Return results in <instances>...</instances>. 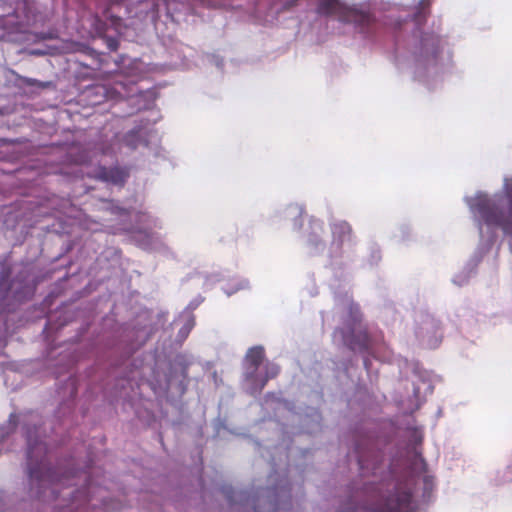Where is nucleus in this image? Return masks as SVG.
I'll return each instance as SVG.
<instances>
[{
    "mask_svg": "<svg viewBox=\"0 0 512 512\" xmlns=\"http://www.w3.org/2000/svg\"><path fill=\"white\" fill-rule=\"evenodd\" d=\"M148 333H151V330H148V332L145 331V336H147Z\"/></svg>",
    "mask_w": 512,
    "mask_h": 512,
    "instance_id": "473e14b6",
    "label": "nucleus"
},
{
    "mask_svg": "<svg viewBox=\"0 0 512 512\" xmlns=\"http://www.w3.org/2000/svg\"><path fill=\"white\" fill-rule=\"evenodd\" d=\"M345 307L349 313L351 323L347 326V330L341 328L334 331V342L342 344L353 351H368L371 346L369 336L366 332H356L355 328L352 327V325H355L360 320L358 305L347 298L345 300Z\"/></svg>",
    "mask_w": 512,
    "mask_h": 512,
    "instance_id": "0eeeda50",
    "label": "nucleus"
},
{
    "mask_svg": "<svg viewBox=\"0 0 512 512\" xmlns=\"http://www.w3.org/2000/svg\"><path fill=\"white\" fill-rule=\"evenodd\" d=\"M25 435L31 498L53 503V512H104L118 508L108 500L106 489L94 484L88 471H75L71 461L54 469L50 467L47 445L36 423L33 428L25 424Z\"/></svg>",
    "mask_w": 512,
    "mask_h": 512,
    "instance_id": "f03ea898",
    "label": "nucleus"
},
{
    "mask_svg": "<svg viewBox=\"0 0 512 512\" xmlns=\"http://www.w3.org/2000/svg\"><path fill=\"white\" fill-rule=\"evenodd\" d=\"M413 396L420 402L427 395L433 392V385L430 374L415 365L412 372Z\"/></svg>",
    "mask_w": 512,
    "mask_h": 512,
    "instance_id": "f8f14e48",
    "label": "nucleus"
},
{
    "mask_svg": "<svg viewBox=\"0 0 512 512\" xmlns=\"http://www.w3.org/2000/svg\"><path fill=\"white\" fill-rule=\"evenodd\" d=\"M423 484H424V493H423V497H426V495H428L431 490H432V487H433V481L430 477L428 476H425L423 478Z\"/></svg>",
    "mask_w": 512,
    "mask_h": 512,
    "instance_id": "5701e85b",
    "label": "nucleus"
},
{
    "mask_svg": "<svg viewBox=\"0 0 512 512\" xmlns=\"http://www.w3.org/2000/svg\"><path fill=\"white\" fill-rule=\"evenodd\" d=\"M290 490L288 482L281 480L273 487L259 490L257 497H252L247 491H235L232 488L225 490V494L232 507L239 504L254 512H286Z\"/></svg>",
    "mask_w": 512,
    "mask_h": 512,
    "instance_id": "20e7f679",
    "label": "nucleus"
},
{
    "mask_svg": "<svg viewBox=\"0 0 512 512\" xmlns=\"http://www.w3.org/2000/svg\"><path fill=\"white\" fill-rule=\"evenodd\" d=\"M279 373L275 363L264 360V349L261 346L250 348L244 363V387L251 395L261 392L269 379Z\"/></svg>",
    "mask_w": 512,
    "mask_h": 512,
    "instance_id": "39448f33",
    "label": "nucleus"
},
{
    "mask_svg": "<svg viewBox=\"0 0 512 512\" xmlns=\"http://www.w3.org/2000/svg\"><path fill=\"white\" fill-rule=\"evenodd\" d=\"M9 273L3 269L0 273V314L10 312L16 303L27 299L32 294V287L17 281H8Z\"/></svg>",
    "mask_w": 512,
    "mask_h": 512,
    "instance_id": "6e6552de",
    "label": "nucleus"
},
{
    "mask_svg": "<svg viewBox=\"0 0 512 512\" xmlns=\"http://www.w3.org/2000/svg\"><path fill=\"white\" fill-rule=\"evenodd\" d=\"M233 285H228L223 288L224 292L231 296L232 294L236 293L239 290H243L249 287V282L246 279H234Z\"/></svg>",
    "mask_w": 512,
    "mask_h": 512,
    "instance_id": "aec40b11",
    "label": "nucleus"
},
{
    "mask_svg": "<svg viewBox=\"0 0 512 512\" xmlns=\"http://www.w3.org/2000/svg\"><path fill=\"white\" fill-rule=\"evenodd\" d=\"M7 434H8V432H6V429L3 427H0V437L3 439Z\"/></svg>",
    "mask_w": 512,
    "mask_h": 512,
    "instance_id": "bb28decb",
    "label": "nucleus"
},
{
    "mask_svg": "<svg viewBox=\"0 0 512 512\" xmlns=\"http://www.w3.org/2000/svg\"><path fill=\"white\" fill-rule=\"evenodd\" d=\"M216 65H217L218 67H221V66H222V60H217Z\"/></svg>",
    "mask_w": 512,
    "mask_h": 512,
    "instance_id": "c756f323",
    "label": "nucleus"
},
{
    "mask_svg": "<svg viewBox=\"0 0 512 512\" xmlns=\"http://www.w3.org/2000/svg\"><path fill=\"white\" fill-rule=\"evenodd\" d=\"M421 439H422L421 435H418V433L416 432V433H415V441H416V442H420V441H421Z\"/></svg>",
    "mask_w": 512,
    "mask_h": 512,
    "instance_id": "c85d7f7f",
    "label": "nucleus"
},
{
    "mask_svg": "<svg viewBox=\"0 0 512 512\" xmlns=\"http://www.w3.org/2000/svg\"><path fill=\"white\" fill-rule=\"evenodd\" d=\"M415 333L417 338L429 348H436L442 337L439 322L429 314L419 316Z\"/></svg>",
    "mask_w": 512,
    "mask_h": 512,
    "instance_id": "9b49d317",
    "label": "nucleus"
},
{
    "mask_svg": "<svg viewBox=\"0 0 512 512\" xmlns=\"http://www.w3.org/2000/svg\"><path fill=\"white\" fill-rule=\"evenodd\" d=\"M180 6L181 4L177 0H163L162 4H159L157 0H141L134 8L125 7V10H128L129 14L134 12L133 16L142 22L154 23L162 9L165 10L167 16L173 17L181 10Z\"/></svg>",
    "mask_w": 512,
    "mask_h": 512,
    "instance_id": "1a4fd4ad",
    "label": "nucleus"
},
{
    "mask_svg": "<svg viewBox=\"0 0 512 512\" xmlns=\"http://www.w3.org/2000/svg\"><path fill=\"white\" fill-rule=\"evenodd\" d=\"M332 242L328 250V257L332 265L343 264L351 259L356 244L352 228L348 222L337 220L331 222Z\"/></svg>",
    "mask_w": 512,
    "mask_h": 512,
    "instance_id": "423d86ee",
    "label": "nucleus"
},
{
    "mask_svg": "<svg viewBox=\"0 0 512 512\" xmlns=\"http://www.w3.org/2000/svg\"><path fill=\"white\" fill-rule=\"evenodd\" d=\"M353 456L361 483H353L350 503L341 506L342 512H420L414 496L416 481L412 478L396 481L391 472H388L389 479L384 478L383 454L370 439L357 441Z\"/></svg>",
    "mask_w": 512,
    "mask_h": 512,
    "instance_id": "7ed1b4c3",
    "label": "nucleus"
},
{
    "mask_svg": "<svg viewBox=\"0 0 512 512\" xmlns=\"http://www.w3.org/2000/svg\"><path fill=\"white\" fill-rule=\"evenodd\" d=\"M120 9H122L120 3H113L103 12V17L106 21L105 25L113 27L117 33L122 34L123 19L120 15L114 13L116 10Z\"/></svg>",
    "mask_w": 512,
    "mask_h": 512,
    "instance_id": "2eb2a0df",
    "label": "nucleus"
},
{
    "mask_svg": "<svg viewBox=\"0 0 512 512\" xmlns=\"http://www.w3.org/2000/svg\"><path fill=\"white\" fill-rule=\"evenodd\" d=\"M114 90L119 97H133L135 95L134 86H126V84L122 82L116 83V87L114 88Z\"/></svg>",
    "mask_w": 512,
    "mask_h": 512,
    "instance_id": "412c9836",
    "label": "nucleus"
},
{
    "mask_svg": "<svg viewBox=\"0 0 512 512\" xmlns=\"http://www.w3.org/2000/svg\"><path fill=\"white\" fill-rule=\"evenodd\" d=\"M364 366L367 369V371H369V360L367 358L364 359Z\"/></svg>",
    "mask_w": 512,
    "mask_h": 512,
    "instance_id": "cd10ccee",
    "label": "nucleus"
},
{
    "mask_svg": "<svg viewBox=\"0 0 512 512\" xmlns=\"http://www.w3.org/2000/svg\"><path fill=\"white\" fill-rule=\"evenodd\" d=\"M91 177L115 186H123L128 177V173L125 169L119 167L107 168L99 166L94 169Z\"/></svg>",
    "mask_w": 512,
    "mask_h": 512,
    "instance_id": "ddd939ff",
    "label": "nucleus"
},
{
    "mask_svg": "<svg viewBox=\"0 0 512 512\" xmlns=\"http://www.w3.org/2000/svg\"><path fill=\"white\" fill-rule=\"evenodd\" d=\"M178 321L182 322V326L177 334V341L179 343H182L185 341V339L188 337L189 333L195 326V317L193 313H190L189 311H183L180 314Z\"/></svg>",
    "mask_w": 512,
    "mask_h": 512,
    "instance_id": "dca6fc26",
    "label": "nucleus"
},
{
    "mask_svg": "<svg viewBox=\"0 0 512 512\" xmlns=\"http://www.w3.org/2000/svg\"><path fill=\"white\" fill-rule=\"evenodd\" d=\"M107 45L111 51H115L118 48V40L115 38H109L107 40Z\"/></svg>",
    "mask_w": 512,
    "mask_h": 512,
    "instance_id": "393cba45",
    "label": "nucleus"
},
{
    "mask_svg": "<svg viewBox=\"0 0 512 512\" xmlns=\"http://www.w3.org/2000/svg\"><path fill=\"white\" fill-rule=\"evenodd\" d=\"M222 279H223V275L221 273H213L206 277L205 285L212 286L216 282H220Z\"/></svg>",
    "mask_w": 512,
    "mask_h": 512,
    "instance_id": "4be33fe9",
    "label": "nucleus"
},
{
    "mask_svg": "<svg viewBox=\"0 0 512 512\" xmlns=\"http://www.w3.org/2000/svg\"><path fill=\"white\" fill-rule=\"evenodd\" d=\"M86 93L91 96L95 95L97 99L92 101V104H99L103 100L112 98V91L105 85H95L87 89Z\"/></svg>",
    "mask_w": 512,
    "mask_h": 512,
    "instance_id": "6ab92c4d",
    "label": "nucleus"
},
{
    "mask_svg": "<svg viewBox=\"0 0 512 512\" xmlns=\"http://www.w3.org/2000/svg\"><path fill=\"white\" fill-rule=\"evenodd\" d=\"M202 301L203 299L200 297L192 300L184 311H189L190 313H192V311L196 309Z\"/></svg>",
    "mask_w": 512,
    "mask_h": 512,
    "instance_id": "b1692460",
    "label": "nucleus"
},
{
    "mask_svg": "<svg viewBox=\"0 0 512 512\" xmlns=\"http://www.w3.org/2000/svg\"><path fill=\"white\" fill-rule=\"evenodd\" d=\"M306 20L309 23L334 19L353 24L355 29L366 37L374 34L381 26L395 33L397 57L406 53L412 62L414 76L427 83L436 78L449 64L452 53L446 38L435 32L422 31L429 0H420L412 11H399L393 8L381 18L371 13L363 5L349 6L341 0H310Z\"/></svg>",
    "mask_w": 512,
    "mask_h": 512,
    "instance_id": "f257e3e1",
    "label": "nucleus"
},
{
    "mask_svg": "<svg viewBox=\"0 0 512 512\" xmlns=\"http://www.w3.org/2000/svg\"><path fill=\"white\" fill-rule=\"evenodd\" d=\"M262 6H263L262 4H259V7L257 8V9H258V11H260V10H261V7H262Z\"/></svg>",
    "mask_w": 512,
    "mask_h": 512,
    "instance_id": "2f4dec72",
    "label": "nucleus"
},
{
    "mask_svg": "<svg viewBox=\"0 0 512 512\" xmlns=\"http://www.w3.org/2000/svg\"><path fill=\"white\" fill-rule=\"evenodd\" d=\"M136 226L134 228L135 238L143 249H156L160 244L158 234L151 232L152 228L160 227V221L146 211L134 213Z\"/></svg>",
    "mask_w": 512,
    "mask_h": 512,
    "instance_id": "9d476101",
    "label": "nucleus"
},
{
    "mask_svg": "<svg viewBox=\"0 0 512 512\" xmlns=\"http://www.w3.org/2000/svg\"><path fill=\"white\" fill-rule=\"evenodd\" d=\"M30 22H31V19L28 17L27 20H26V23L30 24Z\"/></svg>",
    "mask_w": 512,
    "mask_h": 512,
    "instance_id": "7c9ffc66",
    "label": "nucleus"
},
{
    "mask_svg": "<svg viewBox=\"0 0 512 512\" xmlns=\"http://www.w3.org/2000/svg\"><path fill=\"white\" fill-rule=\"evenodd\" d=\"M148 333H151V330H148V332L145 331V336H147Z\"/></svg>",
    "mask_w": 512,
    "mask_h": 512,
    "instance_id": "72a5a7b5",
    "label": "nucleus"
},
{
    "mask_svg": "<svg viewBox=\"0 0 512 512\" xmlns=\"http://www.w3.org/2000/svg\"><path fill=\"white\" fill-rule=\"evenodd\" d=\"M311 232L307 238V246L311 255H319L325 250V243L321 239L324 232L323 222L320 220H312L310 222Z\"/></svg>",
    "mask_w": 512,
    "mask_h": 512,
    "instance_id": "4468645a",
    "label": "nucleus"
},
{
    "mask_svg": "<svg viewBox=\"0 0 512 512\" xmlns=\"http://www.w3.org/2000/svg\"><path fill=\"white\" fill-rule=\"evenodd\" d=\"M144 134H146V129L145 127L141 126L129 131L124 136L123 141L128 147L135 149L140 144L147 145L146 141L143 138Z\"/></svg>",
    "mask_w": 512,
    "mask_h": 512,
    "instance_id": "a211bd4d",
    "label": "nucleus"
},
{
    "mask_svg": "<svg viewBox=\"0 0 512 512\" xmlns=\"http://www.w3.org/2000/svg\"><path fill=\"white\" fill-rule=\"evenodd\" d=\"M303 214V208L297 204H291L287 206L284 210L279 212V215L286 220H291L293 222V228L299 229L302 225L301 217Z\"/></svg>",
    "mask_w": 512,
    "mask_h": 512,
    "instance_id": "f3484780",
    "label": "nucleus"
},
{
    "mask_svg": "<svg viewBox=\"0 0 512 512\" xmlns=\"http://www.w3.org/2000/svg\"><path fill=\"white\" fill-rule=\"evenodd\" d=\"M311 417L313 418V421H315L317 423V426H318L319 420H320V415H319L318 411L313 410Z\"/></svg>",
    "mask_w": 512,
    "mask_h": 512,
    "instance_id": "a878e982",
    "label": "nucleus"
}]
</instances>
